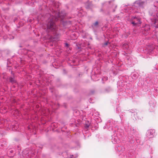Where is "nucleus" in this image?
<instances>
[{
    "mask_svg": "<svg viewBox=\"0 0 158 158\" xmlns=\"http://www.w3.org/2000/svg\"><path fill=\"white\" fill-rule=\"evenodd\" d=\"M35 146L34 145L33 148H26L23 150L22 154H20L21 151V147L19 146H17V151L18 154L20 155L21 158H39L38 156L36 155L35 153L36 151L34 148Z\"/></svg>",
    "mask_w": 158,
    "mask_h": 158,
    "instance_id": "nucleus-1",
    "label": "nucleus"
},
{
    "mask_svg": "<svg viewBox=\"0 0 158 158\" xmlns=\"http://www.w3.org/2000/svg\"><path fill=\"white\" fill-rule=\"evenodd\" d=\"M23 54L24 55L22 58H20L19 61L21 64L23 63V62L27 61V59L28 58L31 59L33 58L32 56H33L35 53L32 52H28L27 50L23 49L22 50H19L18 51L19 53H21V52H23Z\"/></svg>",
    "mask_w": 158,
    "mask_h": 158,
    "instance_id": "nucleus-2",
    "label": "nucleus"
},
{
    "mask_svg": "<svg viewBox=\"0 0 158 158\" xmlns=\"http://www.w3.org/2000/svg\"><path fill=\"white\" fill-rule=\"evenodd\" d=\"M42 28L45 32V35L42 36L43 40L44 43L48 45L49 43V26L48 24L44 25H42Z\"/></svg>",
    "mask_w": 158,
    "mask_h": 158,
    "instance_id": "nucleus-3",
    "label": "nucleus"
},
{
    "mask_svg": "<svg viewBox=\"0 0 158 158\" xmlns=\"http://www.w3.org/2000/svg\"><path fill=\"white\" fill-rule=\"evenodd\" d=\"M132 21L131 23L134 26H139L141 24V22L140 19L138 17H132Z\"/></svg>",
    "mask_w": 158,
    "mask_h": 158,
    "instance_id": "nucleus-4",
    "label": "nucleus"
},
{
    "mask_svg": "<svg viewBox=\"0 0 158 158\" xmlns=\"http://www.w3.org/2000/svg\"><path fill=\"white\" fill-rule=\"evenodd\" d=\"M146 4V2L142 0H138L134 2V6H135L143 7Z\"/></svg>",
    "mask_w": 158,
    "mask_h": 158,
    "instance_id": "nucleus-5",
    "label": "nucleus"
},
{
    "mask_svg": "<svg viewBox=\"0 0 158 158\" xmlns=\"http://www.w3.org/2000/svg\"><path fill=\"white\" fill-rule=\"evenodd\" d=\"M11 74L12 75V76L10 77L8 79L10 82L12 84L16 83V81L15 79L14 73L12 71H11Z\"/></svg>",
    "mask_w": 158,
    "mask_h": 158,
    "instance_id": "nucleus-6",
    "label": "nucleus"
},
{
    "mask_svg": "<svg viewBox=\"0 0 158 158\" xmlns=\"http://www.w3.org/2000/svg\"><path fill=\"white\" fill-rule=\"evenodd\" d=\"M7 154L10 157H12L15 154V149L13 148L10 149L7 152Z\"/></svg>",
    "mask_w": 158,
    "mask_h": 158,
    "instance_id": "nucleus-7",
    "label": "nucleus"
},
{
    "mask_svg": "<svg viewBox=\"0 0 158 158\" xmlns=\"http://www.w3.org/2000/svg\"><path fill=\"white\" fill-rule=\"evenodd\" d=\"M155 133V131L154 130H149L147 132V134L148 137L149 138H152V137L153 135Z\"/></svg>",
    "mask_w": 158,
    "mask_h": 158,
    "instance_id": "nucleus-8",
    "label": "nucleus"
},
{
    "mask_svg": "<svg viewBox=\"0 0 158 158\" xmlns=\"http://www.w3.org/2000/svg\"><path fill=\"white\" fill-rule=\"evenodd\" d=\"M4 3H5V2ZM10 4L9 2H8L7 3L6 2L5 3V4L3 5V6H2V10L5 11L8 10L9 9V6H10Z\"/></svg>",
    "mask_w": 158,
    "mask_h": 158,
    "instance_id": "nucleus-9",
    "label": "nucleus"
},
{
    "mask_svg": "<svg viewBox=\"0 0 158 158\" xmlns=\"http://www.w3.org/2000/svg\"><path fill=\"white\" fill-rule=\"evenodd\" d=\"M19 126L17 124L15 125H13L12 126V130L13 131H19V130L18 129Z\"/></svg>",
    "mask_w": 158,
    "mask_h": 158,
    "instance_id": "nucleus-10",
    "label": "nucleus"
},
{
    "mask_svg": "<svg viewBox=\"0 0 158 158\" xmlns=\"http://www.w3.org/2000/svg\"><path fill=\"white\" fill-rule=\"evenodd\" d=\"M11 64V62L10 61V60L9 59L7 60V67H8V69L9 70V71L11 72L12 70V68L9 65V64Z\"/></svg>",
    "mask_w": 158,
    "mask_h": 158,
    "instance_id": "nucleus-11",
    "label": "nucleus"
},
{
    "mask_svg": "<svg viewBox=\"0 0 158 158\" xmlns=\"http://www.w3.org/2000/svg\"><path fill=\"white\" fill-rule=\"evenodd\" d=\"M4 39L6 40L7 38H9L10 40L13 39L14 38V37L10 35H8L7 36L4 35L3 36Z\"/></svg>",
    "mask_w": 158,
    "mask_h": 158,
    "instance_id": "nucleus-12",
    "label": "nucleus"
},
{
    "mask_svg": "<svg viewBox=\"0 0 158 158\" xmlns=\"http://www.w3.org/2000/svg\"><path fill=\"white\" fill-rule=\"evenodd\" d=\"M50 31L51 30H52L53 29H54L55 30L56 27L55 25V24L54 23H50Z\"/></svg>",
    "mask_w": 158,
    "mask_h": 158,
    "instance_id": "nucleus-13",
    "label": "nucleus"
},
{
    "mask_svg": "<svg viewBox=\"0 0 158 158\" xmlns=\"http://www.w3.org/2000/svg\"><path fill=\"white\" fill-rule=\"evenodd\" d=\"M150 28V27H149V25H146L145 26L143 30H145V31H147L149 30Z\"/></svg>",
    "mask_w": 158,
    "mask_h": 158,
    "instance_id": "nucleus-14",
    "label": "nucleus"
},
{
    "mask_svg": "<svg viewBox=\"0 0 158 158\" xmlns=\"http://www.w3.org/2000/svg\"><path fill=\"white\" fill-rule=\"evenodd\" d=\"M49 129L48 128H47V129H46L44 131V132L45 134L46 135L48 136V131Z\"/></svg>",
    "mask_w": 158,
    "mask_h": 158,
    "instance_id": "nucleus-15",
    "label": "nucleus"
},
{
    "mask_svg": "<svg viewBox=\"0 0 158 158\" xmlns=\"http://www.w3.org/2000/svg\"><path fill=\"white\" fill-rule=\"evenodd\" d=\"M98 24V21L96 22L94 24V26H96Z\"/></svg>",
    "mask_w": 158,
    "mask_h": 158,
    "instance_id": "nucleus-16",
    "label": "nucleus"
},
{
    "mask_svg": "<svg viewBox=\"0 0 158 158\" xmlns=\"http://www.w3.org/2000/svg\"><path fill=\"white\" fill-rule=\"evenodd\" d=\"M32 20L31 19H29L27 21L30 23H31L32 22Z\"/></svg>",
    "mask_w": 158,
    "mask_h": 158,
    "instance_id": "nucleus-17",
    "label": "nucleus"
},
{
    "mask_svg": "<svg viewBox=\"0 0 158 158\" xmlns=\"http://www.w3.org/2000/svg\"><path fill=\"white\" fill-rule=\"evenodd\" d=\"M18 19L17 18H15L14 19V21L15 22Z\"/></svg>",
    "mask_w": 158,
    "mask_h": 158,
    "instance_id": "nucleus-18",
    "label": "nucleus"
},
{
    "mask_svg": "<svg viewBox=\"0 0 158 158\" xmlns=\"http://www.w3.org/2000/svg\"><path fill=\"white\" fill-rule=\"evenodd\" d=\"M124 46H125L126 47V48H127V47L128 46V45L127 44H123V47H124Z\"/></svg>",
    "mask_w": 158,
    "mask_h": 158,
    "instance_id": "nucleus-19",
    "label": "nucleus"
},
{
    "mask_svg": "<svg viewBox=\"0 0 158 158\" xmlns=\"http://www.w3.org/2000/svg\"><path fill=\"white\" fill-rule=\"evenodd\" d=\"M32 134H34V135H35V134H36V132H35V131L34 132H33V133H32Z\"/></svg>",
    "mask_w": 158,
    "mask_h": 158,
    "instance_id": "nucleus-20",
    "label": "nucleus"
},
{
    "mask_svg": "<svg viewBox=\"0 0 158 158\" xmlns=\"http://www.w3.org/2000/svg\"><path fill=\"white\" fill-rule=\"evenodd\" d=\"M107 44H108V43H107V42H106V43H105V44L106 45H107Z\"/></svg>",
    "mask_w": 158,
    "mask_h": 158,
    "instance_id": "nucleus-21",
    "label": "nucleus"
},
{
    "mask_svg": "<svg viewBox=\"0 0 158 158\" xmlns=\"http://www.w3.org/2000/svg\"><path fill=\"white\" fill-rule=\"evenodd\" d=\"M42 147H40L39 148H40L41 149H42Z\"/></svg>",
    "mask_w": 158,
    "mask_h": 158,
    "instance_id": "nucleus-22",
    "label": "nucleus"
},
{
    "mask_svg": "<svg viewBox=\"0 0 158 158\" xmlns=\"http://www.w3.org/2000/svg\"><path fill=\"white\" fill-rule=\"evenodd\" d=\"M66 45H67V46L68 45V44H66Z\"/></svg>",
    "mask_w": 158,
    "mask_h": 158,
    "instance_id": "nucleus-23",
    "label": "nucleus"
},
{
    "mask_svg": "<svg viewBox=\"0 0 158 158\" xmlns=\"http://www.w3.org/2000/svg\"><path fill=\"white\" fill-rule=\"evenodd\" d=\"M53 125V124H52V125Z\"/></svg>",
    "mask_w": 158,
    "mask_h": 158,
    "instance_id": "nucleus-24",
    "label": "nucleus"
},
{
    "mask_svg": "<svg viewBox=\"0 0 158 158\" xmlns=\"http://www.w3.org/2000/svg\"><path fill=\"white\" fill-rule=\"evenodd\" d=\"M157 26H158V24H157Z\"/></svg>",
    "mask_w": 158,
    "mask_h": 158,
    "instance_id": "nucleus-25",
    "label": "nucleus"
}]
</instances>
